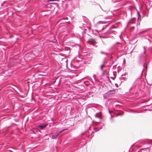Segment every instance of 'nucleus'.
I'll return each mask as SVG.
<instances>
[{"label":"nucleus","instance_id":"1","mask_svg":"<svg viewBox=\"0 0 152 152\" xmlns=\"http://www.w3.org/2000/svg\"><path fill=\"white\" fill-rule=\"evenodd\" d=\"M65 130V129H63L60 132H57L56 133L52 134V135H51L52 138L53 139H56L58 135Z\"/></svg>","mask_w":152,"mask_h":152},{"label":"nucleus","instance_id":"2","mask_svg":"<svg viewBox=\"0 0 152 152\" xmlns=\"http://www.w3.org/2000/svg\"><path fill=\"white\" fill-rule=\"evenodd\" d=\"M87 42L90 45L94 46L96 42L95 40L93 39H90L87 41Z\"/></svg>","mask_w":152,"mask_h":152},{"label":"nucleus","instance_id":"3","mask_svg":"<svg viewBox=\"0 0 152 152\" xmlns=\"http://www.w3.org/2000/svg\"><path fill=\"white\" fill-rule=\"evenodd\" d=\"M121 46V44L117 42L113 46V48L115 49H118L119 47Z\"/></svg>","mask_w":152,"mask_h":152},{"label":"nucleus","instance_id":"4","mask_svg":"<svg viewBox=\"0 0 152 152\" xmlns=\"http://www.w3.org/2000/svg\"><path fill=\"white\" fill-rule=\"evenodd\" d=\"M47 126V124H44L43 125H39L38 126V127L39 128L41 129H43Z\"/></svg>","mask_w":152,"mask_h":152},{"label":"nucleus","instance_id":"5","mask_svg":"<svg viewBox=\"0 0 152 152\" xmlns=\"http://www.w3.org/2000/svg\"><path fill=\"white\" fill-rule=\"evenodd\" d=\"M136 21V19L135 18H132L129 22L128 23H134Z\"/></svg>","mask_w":152,"mask_h":152},{"label":"nucleus","instance_id":"6","mask_svg":"<svg viewBox=\"0 0 152 152\" xmlns=\"http://www.w3.org/2000/svg\"><path fill=\"white\" fill-rule=\"evenodd\" d=\"M102 129V127H101L100 128H98L97 127L95 128L94 129V131L95 132H97L98 131H99L100 129Z\"/></svg>","mask_w":152,"mask_h":152},{"label":"nucleus","instance_id":"7","mask_svg":"<svg viewBox=\"0 0 152 152\" xmlns=\"http://www.w3.org/2000/svg\"><path fill=\"white\" fill-rule=\"evenodd\" d=\"M93 77L94 79V81H91V82L92 83V85H94V82H95L96 80V78L95 77V75L94 74L93 75Z\"/></svg>","mask_w":152,"mask_h":152},{"label":"nucleus","instance_id":"8","mask_svg":"<svg viewBox=\"0 0 152 152\" xmlns=\"http://www.w3.org/2000/svg\"><path fill=\"white\" fill-rule=\"evenodd\" d=\"M148 51L151 53H152V48L150 47L148 49Z\"/></svg>","mask_w":152,"mask_h":152},{"label":"nucleus","instance_id":"9","mask_svg":"<svg viewBox=\"0 0 152 152\" xmlns=\"http://www.w3.org/2000/svg\"><path fill=\"white\" fill-rule=\"evenodd\" d=\"M104 64H102L100 66V69L101 71H103V67L104 66Z\"/></svg>","mask_w":152,"mask_h":152},{"label":"nucleus","instance_id":"10","mask_svg":"<svg viewBox=\"0 0 152 152\" xmlns=\"http://www.w3.org/2000/svg\"><path fill=\"white\" fill-rule=\"evenodd\" d=\"M148 31V30H145L140 32V34H142L143 33L146 32Z\"/></svg>","mask_w":152,"mask_h":152},{"label":"nucleus","instance_id":"11","mask_svg":"<svg viewBox=\"0 0 152 152\" xmlns=\"http://www.w3.org/2000/svg\"><path fill=\"white\" fill-rule=\"evenodd\" d=\"M100 53L102 54H104V55H105V56H107V54L106 53H104V52H102V51H101L100 52Z\"/></svg>","mask_w":152,"mask_h":152},{"label":"nucleus","instance_id":"12","mask_svg":"<svg viewBox=\"0 0 152 152\" xmlns=\"http://www.w3.org/2000/svg\"><path fill=\"white\" fill-rule=\"evenodd\" d=\"M98 23L99 24H102L103 23V22L101 21H99L98 22Z\"/></svg>","mask_w":152,"mask_h":152},{"label":"nucleus","instance_id":"13","mask_svg":"<svg viewBox=\"0 0 152 152\" xmlns=\"http://www.w3.org/2000/svg\"><path fill=\"white\" fill-rule=\"evenodd\" d=\"M99 123H98V122H95V125H96V126H98V124H99Z\"/></svg>","mask_w":152,"mask_h":152},{"label":"nucleus","instance_id":"14","mask_svg":"<svg viewBox=\"0 0 152 152\" xmlns=\"http://www.w3.org/2000/svg\"><path fill=\"white\" fill-rule=\"evenodd\" d=\"M110 120H111V122H113V119L112 118V116H111V118H110Z\"/></svg>","mask_w":152,"mask_h":152},{"label":"nucleus","instance_id":"15","mask_svg":"<svg viewBox=\"0 0 152 152\" xmlns=\"http://www.w3.org/2000/svg\"><path fill=\"white\" fill-rule=\"evenodd\" d=\"M48 1H58V0H48Z\"/></svg>","mask_w":152,"mask_h":152},{"label":"nucleus","instance_id":"16","mask_svg":"<svg viewBox=\"0 0 152 152\" xmlns=\"http://www.w3.org/2000/svg\"><path fill=\"white\" fill-rule=\"evenodd\" d=\"M143 49H144V53H145V47H143Z\"/></svg>","mask_w":152,"mask_h":152},{"label":"nucleus","instance_id":"17","mask_svg":"<svg viewBox=\"0 0 152 152\" xmlns=\"http://www.w3.org/2000/svg\"><path fill=\"white\" fill-rule=\"evenodd\" d=\"M67 19V18H62L61 19V20H66Z\"/></svg>","mask_w":152,"mask_h":152},{"label":"nucleus","instance_id":"18","mask_svg":"<svg viewBox=\"0 0 152 152\" xmlns=\"http://www.w3.org/2000/svg\"><path fill=\"white\" fill-rule=\"evenodd\" d=\"M102 71V72H103V75H104V73H105V72L106 71H105V70H103V71Z\"/></svg>","mask_w":152,"mask_h":152},{"label":"nucleus","instance_id":"19","mask_svg":"<svg viewBox=\"0 0 152 152\" xmlns=\"http://www.w3.org/2000/svg\"><path fill=\"white\" fill-rule=\"evenodd\" d=\"M7 151L9 152H13L12 151L10 150H8Z\"/></svg>","mask_w":152,"mask_h":152},{"label":"nucleus","instance_id":"20","mask_svg":"<svg viewBox=\"0 0 152 152\" xmlns=\"http://www.w3.org/2000/svg\"><path fill=\"white\" fill-rule=\"evenodd\" d=\"M76 45H78V47H79V48H80V45H79V44H77Z\"/></svg>","mask_w":152,"mask_h":152},{"label":"nucleus","instance_id":"21","mask_svg":"<svg viewBox=\"0 0 152 152\" xmlns=\"http://www.w3.org/2000/svg\"><path fill=\"white\" fill-rule=\"evenodd\" d=\"M138 20H139V14H138Z\"/></svg>","mask_w":152,"mask_h":152},{"label":"nucleus","instance_id":"22","mask_svg":"<svg viewBox=\"0 0 152 152\" xmlns=\"http://www.w3.org/2000/svg\"><path fill=\"white\" fill-rule=\"evenodd\" d=\"M104 28H102V29H101V30H103V29H104Z\"/></svg>","mask_w":152,"mask_h":152},{"label":"nucleus","instance_id":"23","mask_svg":"<svg viewBox=\"0 0 152 152\" xmlns=\"http://www.w3.org/2000/svg\"><path fill=\"white\" fill-rule=\"evenodd\" d=\"M83 134H84V133H82L81 134V135H83Z\"/></svg>","mask_w":152,"mask_h":152},{"label":"nucleus","instance_id":"24","mask_svg":"<svg viewBox=\"0 0 152 152\" xmlns=\"http://www.w3.org/2000/svg\"><path fill=\"white\" fill-rule=\"evenodd\" d=\"M109 113H110V110H109Z\"/></svg>","mask_w":152,"mask_h":152},{"label":"nucleus","instance_id":"25","mask_svg":"<svg viewBox=\"0 0 152 152\" xmlns=\"http://www.w3.org/2000/svg\"><path fill=\"white\" fill-rule=\"evenodd\" d=\"M39 76H42V75H40V74H39Z\"/></svg>","mask_w":152,"mask_h":152},{"label":"nucleus","instance_id":"26","mask_svg":"<svg viewBox=\"0 0 152 152\" xmlns=\"http://www.w3.org/2000/svg\"><path fill=\"white\" fill-rule=\"evenodd\" d=\"M97 114H96V115H95V116H97Z\"/></svg>","mask_w":152,"mask_h":152},{"label":"nucleus","instance_id":"27","mask_svg":"<svg viewBox=\"0 0 152 152\" xmlns=\"http://www.w3.org/2000/svg\"><path fill=\"white\" fill-rule=\"evenodd\" d=\"M151 143L152 144V142H151Z\"/></svg>","mask_w":152,"mask_h":152},{"label":"nucleus","instance_id":"28","mask_svg":"<svg viewBox=\"0 0 152 152\" xmlns=\"http://www.w3.org/2000/svg\"><path fill=\"white\" fill-rule=\"evenodd\" d=\"M100 7V8H101V7ZM101 9L102 10V9Z\"/></svg>","mask_w":152,"mask_h":152},{"label":"nucleus","instance_id":"29","mask_svg":"<svg viewBox=\"0 0 152 152\" xmlns=\"http://www.w3.org/2000/svg\"><path fill=\"white\" fill-rule=\"evenodd\" d=\"M104 124H103V126H104Z\"/></svg>","mask_w":152,"mask_h":152},{"label":"nucleus","instance_id":"30","mask_svg":"<svg viewBox=\"0 0 152 152\" xmlns=\"http://www.w3.org/2000/svg\"><path fill=\"white\" fill-rule=\"evenodd\" d=\"M118 115H120L119 114H118Z\"/></svg>","mask_w":152,"mask_h":152},{"label":"nucleus","instance_id":"31","mask_svg":"<svg viewBox=\"0 0 152 152\" xmlns=\"http://www.w3.org/2000/svg\"><path fill=\"white\" fill-rule=\"evenodd\" d=\"M13 149H14V150L16 149H15V148H13Z\"/></svg>","mask_w":152,"mask_h":152}]
</instances>
